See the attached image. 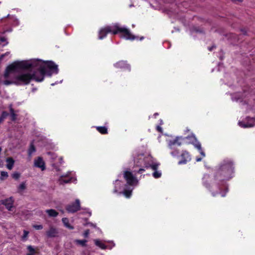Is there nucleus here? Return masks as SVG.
<instances>
[{"mask_svg": "<svg viewBox=\"0 0 255 255\" xmlns=\"http://www.w3.org/2000/svg\"><path fill=\"white\" fill-rule=\"evenodd\" d=\"M6 162L7 164H6V167L9 169L11 170L14 165V161L11 157H8L6 160Z\"/></svg>", "mask_w": 255, "mask_h": 255, "instance_id": "13", "label": "nucleus"}, {"mask_svg": "<svg viewBox=\"0 0 255 255\" xmlns=\"http://www.w3.org/2000/svg\"><path fill=\"white\" fill-rule=\"evenodd\" d=\"M34 165L37 167L41 168L42 171L45 169L44 162L41 157H38L37 159L35 160Z\"/></svg>", "mask_w": 255, "mask_h": 255, "instance_id": "9", "label": "nucleus"}, {"mask_svg": "<svg viewBox=\"0 0 255 255\" xmlns=\"http://www.w3.org/2000/svg\"><path fill=\"white\" fill-rule=\"evenodd\" d=\"M114 65L116 67L119 68L127 69L128 70H130V66L127 63L126 61H119L116 63Z\"/></svg>", "mask_w": 255, "mask_h": 255, "instance_id": "10", "label": "nucleus"}, {"mask_svg": "<svg viewBox=\"0 0 255 255\" xmlns=\"http://www.w3.org/2000/svg\"><path fill=\"white\" fill-rule=\"evenodd\" d=\"M10 117H11V120L12 121H15V120L16 119V117H17V115L16 114L12 113L10 115Z\"/></svg>", "mask_w": 255, "mask_h": 255, "instance_id": "32", "label": "nucleus"}, {"mask_svg": "<svg viewBox=\"0 0 255 255\" xmlns=\"http://www.w3.org/2000/svg\"><path fill=\"white\" fill-rule=\"evenodd\" d=\"M28 234V232L24 231V234H23V237H26L27 236Z\"/></svg>", "mask_w": 255, "mask_h": 255, "instance_id": "43", "label": "nucleus"}, {"mask_svg": "<svg viewBox=\"0 0 255 255\" xmlns=\"http://www.w3.org/2000/svg\"><path fill=\"white\" fill-rule=\"evenodd\" d=\"M193 138L194 139H196V138L194 136H188L186 137V138Z\"/></svg>", "mask_w": 255, "mask_h": 255, "instance_id": "47", "label": "nucleus"}, {"mask_svg": "<svg viewBox=\"0 0 255 255\" xmlns=\"http://www.w3.org/2000/svg\"><path fill=\"white\" fill-rule=\"evenodd\" d=\"M144 171V169H143V168H140L137 171V172L138 173H142L143 171Z\"/></svg>", "mask_w": 255, "mask_h": 255, "instance_id": "40", "label": "nucleus"}, {"mask_svg": "<svg viewBox=\"0 0 255 255\" xmlns=\"http://www.w3.org/2000/svg\"><path fill=\"white\" fill-rule=\"evenodd\" d=\"M225 195H226V193H223V194H222V197H225Z\"/></svg>", "mask_w": 255, "mask_h": 255, "instance_id": "52", "label": "nucleus"}, {"mask_svg": "<svg viewBox=\"0 0 255 255\" xmlns=\"http://www.w3.org/2000/svg\"><path fill=\"white\" fill-rule=\"evenodd\" d=\"M157 113H155V114H154V115H155V116H157Z\"/></svg>", "mask_w": 255, "mask_h": 255, "instance_id": "54", "label": "nucleus"}, {"mask_svg": "<svg viewBox=\"0 0 255 255\" xmlns=\"http://www.w3.org/2000/svg\"><path fill=\"white\" fill-rule=\"evenodd\" d=\"M47 154L50 156V157L53 159H55L56 158V155L55 154L52 152H47Z\"/></svg>", "mask_w": 255, "mask_h": 255, "instance_id": "28", "label": "nucleus"}, {"mask_svg": "<svg viewBox=\"0 0 255 255\" xmlns=\"http://www.w3.org/2000/svg\"><path fill=\"white\" fill-rule=\"evenodd\" d=\"M156 129H157V130L158 131H159L160 132H162V128L161 127H160L159 126H157Z\"/></svg>", "mask_w": 255, "mask_h": 255, "instance_id": "37", "label": "nucleus"}, {"mask_svg": "<svg viewBox=\"0 0 255 255\" xmlns=\"http://www.w3.org/2000/svg\"><path fill=\"white\" fill-rule=\"evenodd\" d=\"M8 173L6 171H1L0 179L1 180H3L8 177Z\"/></svg>", "mask_w": 255, "mask_h": 255, "instance_id": "22", "label": "nucleus"}, {"mask_svg": "<svg viewBox=\"0 0 255 255\" xmlns=\"http://www.w3.org/2000/svg\"><path fill=\"white\" fill-rule=\"evenodd\" d=\"M58 229L53 226H50L49 229L46 231V235L48 238H55L58 236Z\"/></svg>", "mask_w": 255, "mask_h": 255, "instance_id": "8", "label": "nucleus"}, {"mask_svg": "<svg viewBox=\"0 0 255 255\" xmlns=\"http://www.w3.org/2000/svg\"><path fill=\"white\" fill-rule=\"evenodd\" d=\"M80 209V202L79 199H76L74 203H72L66 206V210L69 213H74Z\"/></svg>", "mask_w": 255, "mask_h": 255, "instance_id": "5", "label": "nucleus"}, {"mask_svg": "<svg viewBox=\"0 0 255 255\" xmlns=\"http://www.w3.org/2000/svg\"><path fill=\"white\" fill-rule=\"evenodd\" d=\"M193 31H195L196 32L202 33L203 32V30L198 27H194L193 28Z\"/></svg>", "mask_w": 255, "mask_h": 255, "instance_id": "30", "label": "nucleus"}, {"mask_svg": "<svg viewBox=\"0 0 255 255\" xmlns=\"http://www.w3.org/2000/svg\"><path fill=\"white\" fill-rule=\"evenodd\" d=\"M158 165L157 164H154L150 165L151 168L154 170H157Z\"/></svg>", "mask_w": 255, "mask_h": 255, "instance_id": "35", "label": "nucleus"}, {"mask_svg": "<svg viewBox=\"0 0 255 255\" xmlns=\"http://www.w3.org/2000/svg\"><path fill=\"white\" fill-rule=\"evenodd\" d=\"M9 111H10V115L12 113H15L14 110L12 108V105H9Z\"/></svg>", "mask_w": 255, "mask_h": 255, "instance_id": "36", "label": "nucleus"}, {"mask_svg": "<svg viewBox=\"0 0 255 255\" xmlns=\"http://www.w3.org/2000/svg\"><path fill=\"white\" fill-rule=\"evenodd\" d=\"M9 115V114L6 111H3L0 117V124L2 123L6 117Z\"/></svg>", "mask_w": 255, "mask_h": 255, "instance_id": "18", "label": "nucleus"}, {"mask_svg": "<svg viewBox=\"0 0 255 255\" xmlns=\"http://www.w3.org/2000/svg\"><path fill=\"white\" fill-rule=\"evenodd\" d=\"M25 184L23 182L19 185L18 187V189L20 190H23L25 189Z\"/></svg>", "mask_w": 255, "mask_h": 255, "instance_id": "31", "label": "nucleus"}, {"mask_svg": "<svg viewBox=\"0 0 255 255\" xmlns=\"http://www.w3.org/2000/svg\"><path fill=\"white\" fill-rule=\"evenodd\" d=\"M215 48V46L213 45L211 47H208V50L210 51H211L213 49H214Z\"/></svg>", "mask_w": 255, "mask_h": 255, "instance_id": "41", "label": "nucleus"}, {"mask_svg": "<svg viewBox=\"0 0 255 255\" xmlns=\"http://www.w3.org/2000/svg\"><path fill=\"white\" fill-rule=\"evenodd\" d=\"M194 146L197 148L198 150H201L202 149L201 145L200 142H198L197 143L194 144Z\"/></svg>", "mask_w": 255, "mask_h": 255, "instance_id": "33", "label": "nucleus"}, {"mask_svg": "<svg viewBox=\"0 0 255 255\" xmlns=\"http://www.w3.org/2000/svg\"><path fill=\"white\" fill-rule=\"evenodd\" d=\"M33 227L37 230H39L43 229V226L41 225H34L33 226Z\"/></svg>", "mask_w": 255, "mask_h": 255, "instance_id": "29", "label": "nucleus"}, {"mask_svg": "<svg viewBox=\"0 0 255 255\" xmlns=\"http://www.w3.org/2000/svg\"><path fill=\"white\" fill-rule=\"evenodd\" d=\"M179 139V137H177L174 140H170L168 142V146L170 149L172 148V146L175 145V144H178V145L180 146L181 144V143L180 142L178 141V140Z\"/></svg>", "mask_w": 255, "mask_h": 255, "instance_id": "12", "label": "nucleus"}, {"mask_svg": "<svg viewBox=\"0 0 255 255\" xmlns=\"http://www.w3.org/2000/svg\"><path fill=\"white\" fill-rule=\"evenodd\" d=\"M239 125H240V127L244 128L253 127L255 125V124H251V123H248L247 124H244L242 122H239Z\"/></svg>", "mask_w": 255, "mask_h": 255, "instance_id": "17", "label": "nucleus"}, {"mask_svg": "<svg viewBox=\"0 0 255 255\" xmlns=\"http://www.w3.org/2000/svg\"><path fill=\"white\" fill-rule=\"evenodd\" d=\"M14 200L12 197H9L0 201L1 204L5 206V208L9 211H12Z\"/></svg>", "mask_w": 255, "mask_h": 255, "instance_id": "6", "label": "nucleus"}, {"mask_svg": "<svg viewBox=\"0 0 255 255\" xmlns=\"http://www.w3.org/2000/svg\"><path fill=\"white\" fill-rule=\"evenodd\" d=\"M94 242L97 246L100 247L102 249H106L107 248V246L98 239L94 240Z\"/></svg>", "mask_w": 255, "mask_h": 255, "instance_id": "15", "label": "nucleus"}, {"mask_svg": "<svg viewBox=\"0 0 255 255\" xmlns=\"http://www.w3.org/2000/svg\"><path fill=\"white\" fill-rule=\"evenodd\" d=\"M241 31L243 32V33L244 35H245V34H246L247 31H246V30H245V29H241Z\"/></svg>", "mask_w": 255, "mask_h": 255, "instance_id": "45", "label": "nucleus"}, {"mask_svg": "<svg viewBox=\"0 0 255 255\" xmlns=\"http://www.w3.org/2000/svg\"><path fill=\"white\" fill-rule=\"evenodd\" d=\"M182 160L178 162L179 164H186L188 161L191 160V156L188 152L187 151H183L181 155Z\"/></svg>", "mask_w": 255, "mask_h": 255, "instance_id": "7", "label": "nucleus"}, {"mask_svg": "<svg viewBox=\"0 0 255 255\" xmlns=\"http://www.w3.org/2000/svg\"><path fill=\"white\" fill-rule=\"evenodd\" d=\"M234 167L233 161L230 159H225L220 163L214 176L215 181L212 185L207 181L203 182L204 185L212 192L213 196L220 193L221 185L224 184L225 180H229L232 177Z\"/></svg>", "mask_w": 255, "mask_h": 255, "instance_id": "2", "label": "nucleus"}, {"mask_svg": "<svg viewBox=\"0 0 255 255\" xmlns=\"http://www.w3.org/2000/svg\"><path fill=\"white\" fill-rule=\"evenodd\" d=\"M70 181H71V179H65L63 176H61L59 180L60 184H64L65 183H68L70 182Z\"/></svg>", "mask_w": 255, "mask_h": 255, "instance_id": "19", "label": "nucleus"}, {"mask_svg": "<svg viewBox=\"0 0 255 255\" xmlns=\"http://www.w3.org/2000/svg\"><path fill=\"white\" fill-rule=\"evenodd\" d=\"M233 1H242V0H232Z\"/></svg>", "mask_w": 255, "mask_h": 255, "instance_id": "50", "label": "nucleus"}, {"mask_svg": "<svg viewBox=\"0 0 255 255\" xmlns=\"http://www.w3.org/2000/svg\"><path fill=\"white\" fill-rule=\"evenodd\" d=\"M120 181L119 180H116L115 182V188L114 190V193H117L118 192V189H117V185L119 184L120 183Z\"/></svg>", "mask_w": 255, "mask_h": 255, "instance_id": "27", "label": "nucleus"}, {"mask_svg": "<svg viewBox=\"0 0 255 255\" xmlns=\"http://www.w3.org/2000/svg\"><path fill=\"white\" fill-rule=\"evenodd\" d=\"M28 251L30 252L29 253H35L34 249L31 246H28L27 248Z\"/></svg>", "mask_w": 255, "mask_h": 255, "instance_id": "26", "label": "nucleus"}, {"mask_svg": "<svg viewBox=\"0 0 255 255\" xmlns=\"http://www.w3.org/2000/svg\"><path fill=\"white\" fill-rule=\"evenodd\" d=\"M6 39L4 37H2L0 38V41L1 42H4L5 41Z\"/></svg>", "mask_w": 255, "mask_h": 255, "instance_id": "42", "label": "nucleus"}, {"mask_svg": "<svg viewBox=\"0 0 255 255\" xmlns=\"http://www.w3.org/2000/svg\"><path fill=\"white\" fill-rule=\"evenodd\" d=\"M179 151L178 150H174L173 151H172L171 152V154L173 156H177L178 154H179Z\"/></svg>", "mask_w": 255, "mask_h": 255, "instance_id": "34", "label": "nucleus"}, {"mask_svg": "<svg viewBox=\"0 0 255 255\" xmlns=\"http://www.w3.org/2000/svg\"><path fill=\"white\" fill-rule=\"evenodd\" d=\"M76 243L80 245H81L82 247H86V243L87 240H77L75 241Z\"/></svg>", "mask_w": 255, "mask_h": 255, "instance_id": "21", "label": "nucleus"}, {"mask_svg": "<svg viewBox=\"0 0 255 255\" xmlns=\"http://www.w3.org/2000/svg\"><path fill=\"white\" fill-rule=\"evenodd\" d=\"M202 158H201V157H197L196 160V161L199 162V161H201L202 160Z\"/></svg>", "mask_w": 255, "mask_h": 255, "instance_id": "44", "label": "nucleus"}, {"mask_svg": "<svg viewBox=\"0 0 255 255\" xmlns=\"http://www.w3.org/2000/svg\"><path fill=\"white\" fill-rule=\"evenodd\" d=\"M143 38H144V37H143V36H142V37H141L140 38V40H142Z\"/></svg>", "mask_w": 255, "mask_h": 255, "instance_id": "53", "label": "nucleus"}, {"mask_svg": "<svg viewBox=\"0 0 255 255\" xmlns=\"http://www.w3.org/2000/svg\"><path fill=\"white\" fill-rule=\"evenodd\" d=\"M58 72V66L51 61L37 59L30 62H15L7 67L4 74L6 79L13 74L12 80H5L3 84L27 85L32 79L41 82L45 75L51 76L53 73L57 74Z\"/></svg>", "mask_w": 255, "mask_h": 255, "instance_id": "1", "label": "nucleus"}, {"mask_svg": "<svg viewBox=\"0 0 255 255\" xmlns=\"http://www.w3.org/2000/svg\"><path fill=\"white\" fill-rule=\"evenodd\" d=\"M89 230H87L86 231H85V233L84 234V236L85 237H87L89 235Z\"/></svg>", "mask_w": 255, "mask_h": 255, "instance_id": "38", "label": "nucleus"}, {"mask_svg": "<svg viewBox=\"0 0 255 255\" xmlns=\"http://www.w3.org/2000/svg\"><path fill=\"white\" fill-rule=\"evenodd\" d=\"M34 253H28L26 255H34Z\"/></svg>", "mask_w": 255, "mask_h": 255, "instance_id": "51", "label": "nucleus"}, {"mask_svg": "<svg viewBox=\"0 0 255 255\" xmlns=\"http://www.w3.org/2000/svg\"><path fill=\"white\" fill-rule=\"evenodd\" d=\"M119 32L123 33L122 36L126 39L133 40L137 38V37L132 35L128 29L125 27H121L118 23L107 26L102 28L99 32V38L100 39H103L108 33L116 34Z\"/></svg>", "mask_w": 255, "mask_h": 255, "instance_id": "3", "label": "nucleus"}, {"mask_svg": "<svg viewBox=\"0 0 255 255\" xmlns=\"http://www.w3.org/2000/svg\"><path fill=\"white\" fill-rule=\"evenodd\" d=\"M119 193H123L127 198H129L131 195V191L125 190L123 192H120Z\"/></svg>", "mask_w": 255, "mask_h": 255, "instance_id": "23", "label": "nucleus"}, {"mask_svg": "<svg viewBox=\"0 0 255 255\" xmlns=\"http://www.w3.org/2000/svg\"><path fill=\"white\" fill-rule=\"evenodd\" d=\"M62 221L64 224V226L68 229L72 230L74 227L71 226L69 223V219L67 218H63L62 219Z\"/></svg>", "mask_w": 255, "mask_h": 255, "instance_id": "14", "label": "nucleus"}, {"mask_svg": "<svg viewBox=\"0 0 255 255\" xmlns=\"http://www.w3.org/2000/svg\"><path fill=\"white\" fill-rule=\"evenodd\" d=\"M199 151H200V153L201 155L202 156V157L205 156V153L203 151L202 149H201V150H199Z\"/></svg>", "mask_w": 255, "mask_h": 255, "instance_id": "39", "label": "nucleus"}, {"mask_svg": "<svg viewBox=\"0 0 255 255\" xmlns=\"http://www.w3.org/2000/svg\"><path fill=\"white\" fill-rule=\"evenodd\" d=\"M230 37H233L234 36V34L233 33H230Z\"/></svg>", "mask_w": 255, "mask_h": 255, "instance_id": "49", "label": "nucleus"}, {"mask_svg": "<svg viewBox=\"0 0 255 255\" xmlns=\"http://www.w3.org/2000/svg\"><path fill=\"white\" fill-rule=\"evenodd\" d=\"M96 128L97 130L102 134L108 133L107 128L105 127H97Z\"/></svg>", "mask_w": 255, "mask_h": 255, "instance_id": "16", "label": "nucleus"}, {"mask_svg": "<svg viewBox=\"0 0 255 255\" xmlns=\"http://www.w3.org/2000/svg\"><path fill=\"white\" fill-rule=\"evenodd\" d=\"M8 54V52H6V53H5L4 54H2L1 55V58H2L5 55H7Z\"/></svg>", "mask_w": 255, "mask_h": 255, "instance_id": "48", "label": "nucleus"}, {"mask_svg": "<svg viewBox=\"0 0 255 255\" xmlns=\"http://www.w3.org/2000/svg\"><path fill=\"white\" fill-rule=\"evenodd\" d=\"M20 174L17 172L13 173L11 175L12 177L15 180H17L20 177Z\"/></svg>", "mask_w": 255, "mask_h": 255, "instance_id": "25", "label": "nucleus"}, {"mask_svg": "<svg viewBox=\"0 0 255 255\" xmlns=\"http://www.w3.org/2000/svg\"><path fill=\"white\" fill-rule=\"evenodd\" d=\"M45 212L50 217H56L58 215V213L54 209H47L45 211Z\"/></svg>", "mask_w": 255, "mask_h": 255, "instance_id": "11", "label": "nucleus"}, {"mask_svg": "<svg viewBox=\"0 0 255 255\" xmlns=\"http://www.w3.org/2000/svg\"><path fill=\"white\" fill-rule=\"evenodd\" d=\"M124 177L129 185L132 186L138 184V180L130 171H125L124 173Z\"/></svg>", "mask_w": 255, "mask_h": 255, "instance_id": "4", "label": "nucleus"}, {"mask_svg": "<svg viewBox=\"0 0 255 255\" xmlns=\"http://www.w3.org/2000/svg\"><path fill=\"white\" fill-rule=\"evenodd\" d=\"M35 147L33 143L30 144V148L28 150V155L31 156V154L35 151Z\"/></svg>", "mask_w": 255, "mask_h": 255, "instance_id": "20", "label": "nucleus"}, {"mask_svg": "<svg viewBox=\"0 0 255 255\" xmlns=\"http://www.w3.org/2000/svg\"><path fill=\"white\" fill-rule=\"evenodd\" d=\"M59 161L61 164L62 163V162H63V158L62 157L59 158Z\"/></svg>", "mask_w": 255, "mask_h": 255, "instance_id": "46", "label": "nucleus"}, {"mask_svg": "<svg viewBox=\"0 0 255 255\" xmlns=\"http://www.w3.org/2000/svg\"><path fill=\"white\" fill-rule=\"evenodd\" d=\"M155 178H159L161 176V173L158 171L155 170L152 174Z\"/></svg>", "mask_w": 255, "mask_h": 255, "instance_id": "24", "label": "nucleus"}]
</instances>
